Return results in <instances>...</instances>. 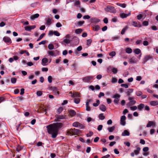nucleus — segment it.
I'll return each mask as SVG.
<instances>
[{
    "label": "nucleus",
    "instance_id": "52",
    "mask_svg": "<svg viewBox=\"0 0 158 158\" xmlns=\"http://www.w3.org/2000/svg\"><path fill=\"white\" fill-rule=\"evenodd\" d=\"M117 79L115 77H113L112 79V81L111 82L113 83H115L117 82Z\"/></svg>",
    "mask_w": 158,
    "mask_h": 158
},
{
    "label": "nucleus",
    "instance_id": "64",
    "mask_svg": "<svg viewBox=\"0 0 158 158\" xmlns=\"http://www.w3.org/2000/svg\"><path fill=\"white\" fill-rule=\"evenodd\" d=\"M144 110H147L148 111H149L150 110V108L149 106H144Z\"/></svg>",
    "mask_w": 158,
    "mask_h": 158
},
{
    "label": "nucleus",
    "instance_id": "34",
    "mask_svg": "<svg viewBox=\"0 0 158 158\" xmlns=\"http://www.w3.org/2000/svg\"><path fill=\"white\" fill-rule=\"evenodd\" d=\"M134 52L136 54H138L141 53V51L140 49L139 48H136L134 50Z\"/></svg>",
    "mask_w": 158,
    "mask_h": 158
},
{
    "label": "nucleus",
    "instance_id": "22",
    "mask_svg": "<svg viewBox=\"0 0 158 158\" xmlns=\"http://www.w3.org/2000/svg\"><path fill=\"white\" fill-rule=\"evenodd\" d=\"M69 113L70 115L72 116L73 117L75 116L76 114V112L73 110H70L69 111Z\"/></svg>",
    "mask_w": 158,
    "mask_h": 158
},
{
    "label": "nucleus",
    "instance_id": "25",
    "mask_svg": "<svg viewBox=\"0 0 158 158\" xmlns=\"http://www.w3.org/2000/svg\"><path fill=\"white\" fill-rule=\"evenodd\" d=\"M150 105L152 106H156L158 105V102L157 101H152L150 102Z\"/></svg>",
    "mask_w": 158,
    "mask_h": 158
},
{
    "label": "nucleus",
    "instance_id": "16",
    "mask_svg": "<svg viewBox=\"0 0 158 158\" xmlns=\"http://www.w3.org/2000/svg\"><path fill=\"white\" fill-rule=\"evenodd\" d=\"M40 16L39 14L37 13L31 15L30 16V19L32 20H34L35 19L38 18Z\"/></svg>",
    "mask_w": 158,
    "mask_h": 158
},
{
    "label": "nucleus",
    "instance_id": "48",
    "mask_svg": "<svg viewBox=\"0 0 158 158\" xmlns=\"http://www.w3.org/2000/svg\"><path fill=\"white\" fill-rule=\"evenodd\" d=\"M80 124V123L78 122H75L73 124V126L75 127H78V125Z\"/></svg>",
    "mask_w": 158,
    "mask_h": 158
},
{
    "label": "nucleus",
    "instance_id": "54",
    "mask_svg": "<svg viewBox=\"0 0 158 158\" xmlns=\"http://www.w3.org/2000/svg\"><path fill=\"white\" fill-rule=\"evenodd\" d=\"M36 94L38 96H40L42 94V91H39L37 92Z\"/></svg>",
    "mask_w": 158,
    "mask_h": 158
},
{
    "label": "nucleus",
    "instance_id": "59",
    "mask_svg": "<svg viewBox=\"0 0 158 158\" xmlns=\"http://www.w3.org/2000/svg\"><path fill=\"white\" fill-rule=\"evenodd\" d=\"M71 38V35L69 34L65 36V38L64 40H69Z\"/></svg>",
    "mask_w": 158,
    "mask_h": 158
},
{
    "label": "nucleus",
    "instance_id": "31",
    "mask_svg": "<svg viewBox=\"0 0 158 158\" xmlns=\"http://www.w3.org/2000/svg\"><path fill=\"white\" fill-rule=\"evenodd\" d=\"M115 128V127L113 126L111 127L108 128V130L109 132H112L114 130Z\"/></svg>",
    "mask_w": 158,
    "mask_h": 158
},
{
    "label": "nucleus",
    "instance_id": "29",
    "mask_svg": "<svg viewBox=\"0 0 158 158\" xmlns=\"http://www.w3.org/2000/svg\"><path fill=\"white\" fill-rule=\"evenodd\" d=\"M70 43V40H64L61 42V43L63 44L66 45V44H68Z\"/></svg>",
    "mask_w": 158,
    "mask_h": 158
},
{
    "label": "nucleus",
    "instance_id": "49",
    "mask_svg": "<svg viewBox=\"0 0 158 158\" xmlns=\"http://www.w3.org/2000/svg\"><path fill=\"white\" fill-rule=\"evenodd\" d=\"M137 107L136 106H132L130 107V109L131 110L134 111L137 109Z\"/></svg>",
    "mask_w": 158,
    "mask_h": 158
},
{
    "label": "nucleus",
    "instance_id": "38",
    "mask_svg": "<svg viewBox=\"0 0 158 158\" xmlns=\"http://www.w3.org/2000/svg\"><path fill=\"white\" fill-rule=\"evenodd\" d=\"M100 101L99 100H97L96 101V103H94L93 104V106H94V107H97L100 104Z\"/></svg>",
    "mask_w": 158,
    "mask_h": 158
},
{
    "label": "nucleus",
    "instance_id": "1",
    "mask_svg": "<svg viewBox=\"0 0 158 158\" xmlns=\"http://www.w3.org/2000/svg\"><path fill=\"white\" fill-rule=\"evenodd\" d=\"M62 124L61 123H57L48 125L47 126L48 133L52 135L51 137L55 138L58 134V131L61 128Z\"/></svg>",
    "mask_w": 158,
    "mask_h": 158
},
{
    "label": "nucleus",
    "instance_id": "51",
    "mask_svg": "<svg viewBox=\"0 0 158 158\" xmlns=\"http://www.w3.org/2000/svg\"><path fill=\"white\" fill-rule=\"evenodd\" d=\"M37 2H35L32 3H31V6L33 7H35L37 6Z\"/></svg>",
    "mask_w": 158,
    "mask_h": 158
},
{
    "label": "nucleus",
    "instance_id": "36",
    "mask_svg": "<svg viewBox=\"0 0 158 158\" xmlns=\"http://www.w3.org/2000/svg\"><path fill=\"white\" fill-rule=\"evenodd\" d=\"M26 53L27 56H29V53L26 50H22L20 51V53L21 54H23V53Z\"/></svg>",
    "mask_w": 158,
    "mask_h": 158
},
{
    "label": "nucleus",
    "instance_id": "19",
    "mask_svg": "<svg viewBox=\"0 0 158 158\" xmlns=\"http://www.w3.org/2000/svg\"><path fill=\"white\" fill-rule=\"evenodd\" d=\"M155 123L154 122L152 121H149L147 124L146 127H149L152 126H154L155 127Z\"/></svg>",
    "mask_w": 158,
    "mask_h": 158
},
{
    "label": "nucleus",
    "instance_id": "15",
    "mask_svg": "<svg viewBox=\"0 0 158 158\" xmlns=\"http://www.w3.org/2000/svg\"><path fill=\"white\" fill-rule=\"evenodd\" d=\"M91 20L92 21L93 23H97L100 21V20L97 18H92L91 19Z\"/></svg>",
    "mask_w": 158,
    "mask_h": 158
},
{
    "label": "nucleus",
    "instance_id": "56",
    "mask_svg": "<svg viewBox=\"0 0 158 158\" xmlns=\"http://www.w3.org/2000/svg\"><path fill=\"white\" fill-rule=\"evenodd\" d=\"M52 77L51 76H49L48 77V81L49 83H51L52 81Z\"/></svg>",
    "mask_w": 158,
    "mask_h": 158
},
{
    "label": "nucleus",
    "instance_id": "41",
    "mask_svg": "<svg viewBox=\"0 0 158 158\" xmlns=\"http://www.w3.org/2000/svg\"><path fill=\"white\" fill-rule=\"evenodd\" d=\"M82 31V29H80V28H79V29H77L75 30V32L76 33L79 34L81 33Z\"/></svg>",
    "mask_w": 158,
    "mask_h": 158
},
{
    "label": "nucleus",
    "instance_id": "11",
    "mask_svg": "<svg viewBox=\"0 0 158 158\" xmlns=\"http://www.w3.org/2000/svg\"><path fill=\"white\" fill-rule=\"evenodd\" d=\"M126 119V117L124 115H123L121 117L120 119V123L122 125L124 126L126 124L125 120Z\"/></svg>",
    "mask_w": 158,
    "mask_h": 158
},
{
    "label": "nucleus",
    "instance_id": "26",
    "mask_svg": "<svg viewBox=\"0 0 158 158\" xmlns=\"http://www.w3.org/2000/svg\"><path fill=\"white\" fill-rule=\"evenodd\" d=\"M85 23L84 21H80L77 22L76 25L81 26Z\"/></svg>",
    "mask_w": 158,
    "mask_h": 158
},
{
    "label": "nucleus",
    "instance_id": "8",
    "mask_svg": "<svg viewBox=\"0 0 158 158\" xmlns=\"http://www.w3.org/2000/svg\"><path fill=\"white\" fill-rule=\"evenodd\" d=\"M50 89L52 90L55 95L58 96L59 94V92L58 91L56 87H51Z\"/></svg>",
    "mask_w": 158,
    "mask_h": 158
},
{
    "label": "nucleus",
    "instance_id": "58",
    "mask_svg": "<svg viewBox=\"0 0 158 158\" xmlns=\"http://www.w3.org/2000/svg\"><path fill=\"white\" fill-rule=\"evenodd\" d=\"M93 133L92 131L89 132V133L86 134V136L87 137H89L93 135Z\"/></svg>",
    "mask_w": 158,
    "mask_h": 158
},
{
    "label": "nucleus",
    "instance_id": "30",
    "mask_svg": "<svg viewBox=\"0 0 158 158\" xmlns=\"http://www.w3.org/2000/svg\"><path fill=\"white\" fill-rule=\"evenodd\" d=\"M98 118L100 119L103 120L105 119V117L103 115V113H101L99 115Z\"/></svg>",
    "mask_w": 158,
    "mask_h": 158
},
{
    "label": "nucleus",
    "instance_id": "24",
    "mask_svg": "<svg viewBox=\"0 0 158 158\" xmlns=\"http://www.w3.org/2000/svg\"><path fill=\"white\" fill-rule=\"evenodd\" d=\"M136 103V102L135 100L130 101L127 104V106H130L134 105Z\"/></svg>",
    "mask_w": 158,
    "mask_h": 158
},
{
    "label": "nucleus",
    "instance_id": "28",
    "mask_svg": "<svg viewBox=\"0 0 158 158\" xmlns=\"http://www.w3.org/2000/svg\"><path fill=\"white\" fill-rule=\"evenodd\" d=\"M116 5L123 8L126 7V4L125 3L122 4L120 3H117Z\"/></svg>",
    "mask_w": 158,
    "mask_h": 158
},
{
    "label": "nucleus",
    "instance_id": "2",
    "mask_svg": "<svg viewBox=\"0 0 158 158\" xmlns=\"http://www.w3.org/2000/svg\"><path fill=\"white\" fill-rule=\"evenodd\" d=\"M105 10L107 12H110L113 13L116 12V10L115 9L114 7L112 6H107L106 8L105 9Z\"/></svg>",
    "mask_w": 158,
    "mask_h": 158
},
{
    "label": "nucleus",
    "instance_id": "6",
    "mask_svg": "<svg viewBox=\"0 0 158 158\" xmlns=\"http://www.w3.org/2000/svg\"><path fill=\"white\" fill-rule=\"evenodd\" d=\"M140 148L139 147H137L136 149L134 151V152L131 153V156L133 157L134 156L135 154V155H137L139 153V151L140 150Z\"/></svg>",
    "mask_w": 158,
    "mask_h": 158
},
{
    "label": "nucleus",
    "instance_id": "21",
    "mask_svg": "<svg viewBox=\"0 0 158 158\" xmlns=\"http://www.w3.org/2000/svg\"><path fill=\"white\" fill-rule=\"evenodd\" d=\"M48 62V59L47 58H44L42 59V64L43 66L46 65V64Z\"/></svg>",
    "mask_w": 158,
    "mask_h": 158
},
{
    "label": "nucleus",
    "instance_id": "60",
    "mask_svg": "<svg viewBox=\"0 0 158 158\" xmlns=\"http://www.w3.org/2000/svg\"><path fill=\"white\" fill-rule=\"evenodd\" d=\"M90 18V16L89 15H85L83 16V19H89Z\"/></svg>",
    "mask_w": 158,
    "mask_h": 158
},
{
    "label": "nucleus",
    "instance_id": "17",
    "mask_svg": "<svg viewBox=\"0 0 158 158\" xmlns=\"http://www.w3.org/2000/svg\"><path fill=\"white\" fill-rule=\"evenodd\" d=\"M144 104L143 103H141L137 107L138 110L139 111H141L144 107Z\"/></svg>",
    "mask_w": 158,
    "mask_h": 158
},
{
    "label": "nucleus",
    "instance_id": "5",
    "mask_svg": "<svg viewBox=\"0 0 158 158\" xmlns=\"http://www.w3.org/2000/svg\"><path fill=\"white\" fill-rule=\"evenodd\" d=\"M55 35L58 36L60 35V34L57 31H49L48 35L50 36L52 35Z\"/></svg>",
    "mask_w": 158,
    "mask_h": 158
},
{
    "label": "nucleus",
    "instance_id": "10",
    "mask_svg": "<svg viewBox=\"0 0 158 158\" xmlns=\"http://www.w3.org/2000/svg\"><path fill=\"white\" fill-rule=\"evenodd\" d=\"M152 58V56L150 55H147L145 56L143 59V64H145L148 60L151 59Z\"/></svg>",
    "mask_w": 158,
    "mask_h": 158
},
{
    "label": "nucleus",
    "instance_id": "46",
    "mask_svg": "<svg viewBox=\"0 0 158 158\" xmlns=\"http://www.w3.org/2000/svg\"><path fill=\"white\" fill-rule=\"evenodd\" d=\"M149 23L148 21H144L142 23V25L143 26H146L148 25Z\"/></svg>",
    "mask_w": 158,
    "mask_h": 158
},
{
    "label": "nucleus",
    "instance_id": "40",
    "mask_svg": "<svg viewBox=\"0 0 158 158\" xmlns=\"http://www.w3.org/2000/svg\"><path fill=\"white\" fill-rule=\"evenodd\" d=\"M112 72L114 74H116L118 72L117 69L115 68H113L111 69Z\"/></svg>",
    "mask_w": 158,
    "mask_h": 158
},
{
    "label": "nucleus",
    "instance_id": "53",
    "mask_svg": "<svg viewBox=\"0 0 158 158\" xmlns=\"http://www.w3.org/2000/svg\"><path fill=\"white\" fill-rule=\"evenodd\" d=\"M63 109L62 107L59 108L57 110V113L59 114H60L63 110Z\"/></svg>",
    "mask_w": 158,
    "mask_h": 158
},
{
    "label": "nucleus",
    "instance_id": "37",
    "mask_svg": "<svg viewBox=\"0 0 158 158\" xmlns=\"http://www.w3.org/2000/svg\"><path fill=\"white\" fill-rule=\"evenodd\" d=\"M132 50L130 48H127L126 49V52L127 53H131L132 52Z\"/></svg>",
    "mask_w": 158,
    "mask_h": 158
},
{
    "label": "nucleus",
    "instance_id": "44",
    "mask_svg": "<svg viewBox=\"0 0 158 158\" xmlns=\"http://www.w3.org/2000/svg\"><path fill=\"white\" fill-rule=\"evenodd\" d=\"M43 144H44V143H43L42 142H39L37 143L36 146L37 147L42 146L44 148V147L43 145Z\"/></svg>",
    "mask_w": 158,
    "mask_h": 158
},
{
    "label": "nucleus",
    "instance_id": "23",
    "mask_svg": "<svg viewBox=\"0 0 158 158\" xmlns=\"http://www.w3.org/2000/svg\"><path fill=\"white\" fill-rule=\"evenodd\" d=\"M130 133L127 130H125L122 133V135L123 136H129Z\"/></svg>",
    "mask_w": 158,
    "mask_h": 158
},
{
    "label": "nucleus",
    "instance_id": "7",
    "mask_svg": "<svg viewBox=\"0 0 158 158\" xmlns=\"http://www.w3.org/2000/svg\"><path fill=\"white\" fill-rule=\"evenodd\" d=\"M93 78L92 76H88L83 77L82 80L84 82H89Z\"/></svg>",
    "mask_w": 158,
    "mask_h": 158
},
{
    "label": "nucleus",
    "instance_id": "3",
    "mask_svg": "<svg viewBox=\"0 0 158 158\" xmlns=\"http://www.w3.org/2000/svg\"><path fill=\"white\" fill-rule=\"evenodd\" d=\"M70 131L72 133V135H77L81 133V131L75 128L71 129Z\"/></svg>",
    "mask_w": 158,
    "mask_h": 158
},
{
    "label": "nucleus",
    "instance_id": "27",
    "mask_svg": "<svg viewBox=\"0 0 158 158\" xmlns=\"http://www.w3.org/2000/svg\"><path fill=\"white\" fill-rule=\"evenodd\" d=\"M133 91V89H128L126 93L128 96H130V94L132 93Z\"/></svg>",
    "mask_w": 158,
    "mask_h": 158
},
{
    "label": "nucleus",
    "instance_id": "62",
    "mask_svg": "<svg viewBox=\"0 0 158 158\" xmlns=\"http://www.w3.org/2000/svg\"><path fill=\"white\" fill-rule=\"evenodd\" d=\"M45 35V34L44 33L42 34L37 40H41L43 38Z\"/></svg>",
    "mask_w": 158,
    "mask_h": 158
},
{
    "label": "nucleus",
    "instance_id": "20",
    "mask_svg": "<svg viewBox=\"0 0 158 158\" xmlns=\"http://www.w3.org/2000/svg\"><path fill=\"white\" fill-rule=\"evenodd\" d=\"M99 109L103 111H105L106 110V106L103 104H102L99 106Z\"/></svg>",
    "mask_w": 158,
    "mask_h": 158
},
{
    "label": "nucleus",
    "instance_id": "45",
    "mask_svg": "<svg viewBox=\"0 0 158 158\" xmlns=\"http://www.w3.org/2000/svg\"><path fill=\"white\" fill-rule=\"evenodd\" d=\"M17 79L15 78L12 77L11 79V81L12 83L14 84L16 82Z\"/></svg>",
    "mask_w": 158,
    "mask_h": 158
},
{
    "label": "nucleus",
    "instance_id": "4",
    "mask_svg": "<svg viewBox=\"0 0 158 158\" xmlns=\"http://www.w3.org/2000/svg\"><path fill=\"white\" fill-rule=\"evenodd\" d=\"M120 97V95L118 94L114 95L112 96V98H114L115 99L114 101V102L115 104H117L119 101V98Z\"/></svg>",
    "mask_w": 158,
    "mask_h": 158
},
{
    "label": "nucleus",
    "instance_id": "18",
    "mask_svg": "<svg viewBox=\"0 0 158 158\" xmlns=\"http://www.w3.org/2000/svg\"><path fill=\"white\" fill-rule=\"evenodd\" d=\"M46 25L47 26H49L52 23V19H50L49 18H48L47 19H46Z\"/></svg>",
    "mask_w": 158,
    "mask_h": 158
},
{
    "label": "nucleus",
    "instance_id": "32",
    "mask_svg": "<svg viewBox=\"0 0 158 158\" xmlns=\"http://www.w3.org/2000/svg\"><path fill=\"white\" fill-rule=\"evenodd\" d=\"M127 28L128 27L127 26H126L124 28H123L121 31V34L122 35L124 34L125 33L126 31L127 30Z\"/></svg>",
    "mask_w": 158,
    "mask_h": 158
},
{
    "label": "nucleus",
    "instance_id": "61",
    "mask_svg": "<svg viewBox=\"0 0 158 158\" xmlns=\"http://www.w3.org/2000/svg\"><path fill=\"white\" fill-rule=\"evenodd\" d=\"M121 86L122 87H125V88H127L128 87V85L127 84H121Z\"/></svg>",
    "mask_w": 158,
    "mask_h": 158
},
{
    "label": "nucleus",
    "instance_id": "9",
    "mask_svg": "<svg viewBox=\"0 0 158 158\" xmlns=\"http://www.w3.org/2000/svg\"><path fill=\"white\" fill-rule=\"evenodd\" d=\"M36 27L35 25L27 26L24 27L25 30L28 31H31L32 29H33Z\"/></svg>",
    "mask_w": 158,
    "mask_h": 158
},
{
    "label": "nucleus",
    "instance_id": "13",
    "mask_svg": "<svg viewBox=\"0 0 158 158\" xmlns=\"http://www.w3.org/2000/svg\"><path fill=\"white\" fill-rule=\"evenodd\" d=\"M131 14L130 12L128 14H125L124 13H120L119 15L120 17L122 18H127V16H129Z\"/></svg>",
    "mask_w": 158,
    "mask_h": 158
},
{
    "label": "nucleus",
    "instance_id": "14",
    "mask_svg": "<svg viewBox=\"0 0 158 158\" xmlns=\"http://www.w3.org/2000/svg\"><path fill=\"white\" fill-rule=\"evenodd\" d=\"M56 118L57 120L59 119H64L66 118V115L64 116L63 115H57L56 116Z\"/></svg>",
    "mask_w": 158,
    "mask_h": 158
},
{
    "label": "nucleus",
    "instance_id": "12",
    "mask_svg": "<svg viewBox=\"0 0 158 158\" xmlns=\"http://www.w3.org/2000/svg\"><path fill=\"white\" fill-rule=\"evenodd\" d=\"M57 52V50L54 51H48L47 52V53L49 56H56L55 55V52Z\"/></svg>",
    "mask_w": 158,
    "mask_h": 158
},
{
    "label": "nucleus",
    "instance_id": "35",
    "mask_svg": "<svg viewBox=\"0 0 158 158\" xmlns=\"http://www.w3.org/2000/svg\"><path fill=\"white\" fill-rule=\"evenodd\" d=\"M93 28L94 31H98L100 29V26L98 25L94 26Z\"/></svg>",
    "mask_w": 158,
    "mask_h": 158
},
{
    "label": "nucleus",
    "instance_id": "47",
    "mask_svg": "<svg viewBox=\"0 0 158 158\" xmlns=\"http://www.w3.org/2000/svg\"><path fill=\"white\" fill-rule=\"evenodd\" d=\"M80 99L79 98H75L74 99V102L77 104H78L80 102Z\"/></svg>",
    "mask_w": 158,
    "mask_h": 158
},
{
    "label": "nucleus",
    "instance_id": "63",
    "mask_svg": "<svg viewBox=\"0 0 158 158\" xmlns=\"http://www.w3.org/2000/svg\"><path fill=\"white\" fill-rule=\"evenodd\" d=\"M111 21L113 22H116L117 21V17H115L111 19Z\"/></svg>",
    "mask_w": 158,
    "mask_h": 158
},
{
    "label": "nucleus",
    "instance_id": "43",
    "mask_svg": "<svg viewBox=\"0 0 158 158\" xmlns=\"http://www.w3.org/2000/svg\"><path fill=\"white\" fill-rule=\"evenodd\" d=\"M75 6H78L79 7H80V2L79 1H76L74 3Z\"/></svg>",
    "mask_w": 158,
    "mask_h": 158
},
{
    "label": "nucleus",
    "instance_id": "33",
    "mask_svg": "<svg viewBox=\"0 0 158 158\" xmlns=\"http://www.w3.org/2000/svg\"><path fill=\"white\" fill-rule=\"evenodd\" d=\"M132 25L135 27H141V25H139V26H138L137 23L135 21H133L132 22Z\"/></svg>",
    "mask_w": 158,
    "mask_h": 158
},
{
    "label": "nucleus",
    "instance_id": "42",
    "mask_svg": "<svg viewBox=\"0 0 158 158\" xmlns=\"http://www.w3.org/2000/svg\"><path fill=\"white\" fill-rule=\"evenodd\" d=\"M48 48L50 50H52L54 48V46L52 44H50L48 45Z\"/></svg>",
    "mask_w": 158,
    "mask_h": 158
},
{
    "label": "nucleus",
    "instance_id": "57",
    "mask_svg": "<svg viewBox=\"0 0 158 158\" xmlns=\"http://www.w3.org/2000/svg\"><path fill=\"white\" fill-rule=\"evenodd\" d=\"M143 93L141 91H139L138 92H137L136 93V95L137 96H141L142 95Z\"/></svg>",
    "mask_w": 158,
    "mask_h": 158
},
{
    "label": "nucleus",
    "instance_id": "50",
    "mask_svg": "<svg viewBox=\"0 0 158 158\" xmlns=\"http://www.w3.org/2000/svg\"><path fill=\"white\" fill-rule=\"evenodd\" d=\"M109 54L110 56L113 57L116 55V52L114 51H112L110 52Z\"/></svg>",
    "mask_w": 158,
    "mask_h": 158
},
{
    "label": "nucleus",
    "instance_id": "55",
    "mask_svg": "<svg viewBox=\"0 0 158 158\" xmlns=\"http://www.w3.org/2000/svg\"><path fill=\"white\" fill-rule=\"evenodd\" d=\"M143 17V15L141 14H139L137 16V19L139 20L141 19Z\"/></svg>",
    "mask_w": 158,
    "mask_h": 158
},
{
    "label": "nucleus",
    "instance_id": "39",
    "mask_svg": "<svg viewBox=\"0 0 158 158\" xmlns=\"http://www.w3.org/2000/svg\"><path fill=\"white\" fill-rule=\"evenodd\" d=\"M86 110L87 111H89L90 110V108L89 106L88 102L86 103Z\"/></svg>",
    "mask_w": 158,
    "mask_h": 158
}]
</instances>
